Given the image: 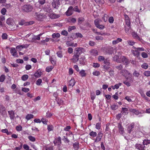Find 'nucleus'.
<instances>
[{
	"instance_id": "obj_1",
	"label": "nucleus",
	"mask_w": 150,
	"mask_h": 150,
	"mask_svg": "<svg viewBox=\"0 0 150 150\" xmlns=\"http://www.w3.org/2000/svg\"><path fill=\"white\" fill-rule=\"evenodd\" d=\"M120 73L125 76L127 80H132V74L127 70H122L120 71Z\"/></svg>"
},
{
	"instance_id": "obj_2",
	"label": "nucleus",
	"mask_w": 150,
	"mask_h": 150,
	"mask_svg": "<svg viewBox=\"0 0 150 150\" xmlns=\"http://www.w3.org/2000/svg\"><path fill=\"white\" fill-rule=\"evenodd\" d=\"M33 8L32 6L30 4L25 5L22 7V9L23 11L26 12L31 11Z\"/></svg>"
},
{
	"instance_id": "obj_3",
	"label": "nucleus",
	"mask_w": 150,
	"mask_h": 150,
	"mask_svg": "<svg viewBox=\"0 0 150 150\" xmlns=\"http://www.w3.org/2000/svg\"><path fill=\"white\" fill-rule=\"evenodd\" d=\"M52 6L54 8L58 9L59 6L60 5V2L59 0H53L52 3Z\"/></svg>"
},
{
	"instance_id": "obj_4",
	"label": "nucleus",
	"mask_w": 150,
	"mask_h": 150,
	"mask_svg": "<svg viewBox=\"0 0 150 150\" xmlns=\"http://www.w3.org/2000/svg\"><path fill=\"white\" fill-rule=\"evenodd\" d=\"M73 7L72 6H70L65 12V14L67 16H69L73 14Z\"/></svg>"
},
{
	"instance_id": "obj_5",
	"label": "nucleus",
	"mask_w": 150,
	"mask_h": 150,
	"mask_svg": "<svg viewBox=\"0 0 150 150\" xmlns=\"http://www.w3.org/2000/svg\"><path fill=\"white\" fill-rule=\"evenodd\" d=\"M120 59L122 62L126 65H127L129 64V59L125 56H121L120 57Z\"/></svg>"
},
{
	"instance_id": "obj_6",
	"label": "nucleus",
	"mask_w": 150,
	"mask_h": 150,
	"mask_svg": "<svg viewBox=\"0 0 150 150\" xmlns=\"http://www.w3.org/2000/svg\"><path fill=\"white\" fill-rule=\"evenodd\" d=\"M103 134L100 132L98 133L97 134V136L95 139V142H98L100 141L102 137H103Z\"/></svg>"
},
{
	"instance_id": "obj_7",
	"label": "nucleus",
	"mask_w": 150,
	"mask_h": 150,
	"mask_svg": "<svg viewBox=\"0 0 150 150\" xmlns=\"http://www.w3.org/2000/svg\"><path fill=\"white\" fill-rule=\"evenodd\" d=\"M83 48L81 47H77L75 49L76 52L75 54L79 56L82 53V50Z\"/></svg>"
},
{
	"instance_id": "obj_8",
	"label": "nucleus",
	"mask_w": 150,
	"mask_h": 150,
	"mask_svg": "<svg viewBox=\"0 0 150 150\" xmlns=\"http://www.w3.org/2000/svg\"><path fill=\"white\" fill-rule=\"evenodd\" d=\"M66 44L67 47L71 46L72 47H75L77 46V44L76 43L74 44L69 41H67L66 43Z\"/></svg>"
},
{
	"instance_id": "obj_9",
	"label": "nucleus",
	"mask_w": 150,
	"mask_h": 150,
	"mask_svg": "<svg viewBox=\"0 0 150 150\" xmlns=\"http://www.w3.org/2000/svg\"><path fill=\"white\" fill-rule=\"evenodd\" d=\"M79 56L75 54L73 56L72 58L71 59V60H72L73 62H76L79 59Z\"/></svg>"
},
{
	"instance_id": "obj_10",
	"label": "nucleus",
	"mask_w": 150,
	"mask_h": 150,
	"mask_svg": "<svg viewBox=\"0 0 150 150\" xmlns=\"http://www.w3.org/2000/svg\"><path fill=\"white\" fill-rule=\"evenodd\" d=\"M6 23L9 25H13L14 24V21L12 18H9L6 21Z\"/></svg>"
},
{
	"instance_id": "obj_11",
	"label": "nucleus",
	"mask_w": 150,
	"mask_h": 150,
	"mask_svg": "<svg viewBox=\"0 0 150 150\" xmlns=\"http://www.w3.org/2000/svg\"><path fill=\"white\" fill-rule=\"evenodd\" d=\"M145 146L139 144H137L135 145V147L139 150H144Z\"/></svg>"
},
{
	"instance_id": "obj_12",
	"label": "nucleus",
	"mask_w": 150,
	"mask_h": 150,
	"mask_svg": "<svg viewBox=\"0 0 150 150\" xmlns=\"http://www.w3.org/2000/svg\"><path fill=\"white\" fill-rule=\"evenodd\" d=\"M118 126L119 128V131L120 134H122L124 132V128L122 127L121 124L119 123L118 125Z\"/></svg>"
},
{
	"instance_id": "obj_13",
	"label": "nucleus",
	"mask_w": 150,
	"mask_h": 150,
	"mask_svg": "<svg viewBox=\"0 0 150 150\" xmlns=\"http://www.w3.org/2000/svg\"><path fill=\"white\" fill-rule=\"evenodd\" d=\"M113 49L112 47H106L105 49V51L106 53L108 54H112L113 53Z\"/></svg>"
},
{
	"instance_id": "obj_14",
	"label": "nucleus",
	"mask_w": 150,
	"mask_h": 150,
	"mask_svg": "<svg viewBox=\"0 0 150 150\" xmlns=\"http://www.w3.org/2000/svg\"><path fill=\"white\" fill-rule=\"evenodd\" d=\"M43 10L48 13L50 12L51 11V8L50 6L48 5H45L43 8Z\"/></svg>"
},
{
	"instance_id": "obj_15",
	"label": "nucleus",
	"mask_w": 150,
	"mask_h": 150,
	"mask_svg": "<svg viewBox=\"0 0 150 150\" xmlns=\"http://www.w3.org/2000/svg\"><path fill=\"white\" fill-rule=\"evenodd\" d=\"M129 110L130 112L137 115L141 113L138 110L133 108H129Z\"/></svg>"
},
{
	"instance_id": "obj_16",
	"label": "nucleus",
	"mask_w": 150,
	"mask_h": 150,
	"mask_svg": "<svg viewBox=\"0 0 150 150\" xmlns=\"http://www.w3.org/2000/svg\"><path fill=\"white\" fill-rule=\"evenodd\" d=\"M6 112V108L3 105H0V113L2 115L5 114Z\"/></svg>"
},
{
	"instance_id": "obj_17",
	"label": "nucleus",
	"mask_w": 150,
	"mask_h": 150,
	"mask_svg": "<svg viewBox=\"0 0 150 150\" xmlns=\"http://www.w3.org/2000/svg\"><path fill=\"white\" fill-rule=\"evenodd\" d=\"M131 52L134 56H138L140 54V52H138L137 49H135V50H132Z\"/></svg>"
},
{
	"instance_id": "obj_18",
	"label": "nucleus",
	"mask_w": 150,
	"mask_h": 150,
	"mask_svg": "<svg viewBox=\"0 0 150 150\" xmlns=\"http://www.w3.org/2000/svg\"><path fill=\"white\" fill-rule=\"evenodd\" d=\"M42 72L39 70H38L34 74V76L36 78L40 77L41 75Z\"/></svg>"
},
{
	"instance_id": "obj_19",
	"label": "nucleus",
	"mask_w": 150,
	"mask_h": 150,
	"mask_svg": "<svg viewBox=\"0 0 150 150\" xmlns=\"http://www.w3.org/2000/svg\"><path fill=\"white\" fill-rule=\"evenodd\" d=\"M91 54L92 55L96 56L98 54L97 50L95 49H92L90 51Z\"/></svg>"
},
{
	"instance_id": "obj_20",
	"label": "nucleus",
	"mask_w": 150,
	"mask_h": 150,
	"mask_svg": "<svg viewBox=\"0 0 150 150\" xmlns=\"http://www.w3.org/2000/svg\"><path fill=\"white\" fill-rule=\"evenodd\" d=\"M49 16L51 18H59V16L55 13H50L49 15Z\"/></svg>"
},
{
	"instance_id": "obj_21",
	"label": "nucleus",
	"mask_w": 150,
	"mask_h": 150,
	"mask_svg": "<svg viewBox=\"0 0 150 150\" xmlns=\"http://www.w3.org/2000/svg\"><path fill=\"white\" fill-rule=\"evenodd\" d=\"M8 113L10 115V117L11 120L14 119L15 117L14 112L13 110L8 111Z\"/></svg>"
},
{
	"instance_id": "obj_22",
	"label": "nucleus",
	"mask_w": 150,
	"mask_h": 150,
	"mask_svg": "<svg viewBox=\"0 0 150 150\" xmlns=\"http://www.w3.org/2000/svg\"><path fill=\"white\" fill-rule=\"evenodd\" d=\"M134 123H132L130 125L128 126L127 130L129 133H130L132 131V129L134 128Z\"/></svg>"
},
{
	"instance_id": "obj_23",
	"label": "nucleus",
	"mask_w": 150,
	"mask_h": 150,
	"mask_svg": "<svg viewBox=\"0 0 150 150\" xmlns=\"http://www.w3.org/2000/svg\"><path fill=\"white\" fill-rule=\"evenodd\" d=\"M75 83L74 79H71L68 83V85L69 86L72 87L74 85Z\"/></svg>"
},
{
	"instance_id": "obj_24",
	"label": "nucleus",
	"mask_w": 150,
	"mask_h": 150,
	"mask_svg": "<svg viewBox=\"0 0 150 150\" xmlns=\"http://www.w3.org/2000/svg\"><path fill=\"white\" fill-rule=\"evenodd\" d=\"M122 41V39L121 38H118L116 40H113L112 42V44L114 45H115L117 44L119 42H121Z\"/></svg>"
},
{
	"instance_id": "obj_25",
	"label": "nucleus",
	"mask_w": 150,
	"mask_h": 150,
	"mask_svg": "<svg viewBox=\"0 0 150 150\" xmlns=\"http://www.w3.org/2000/svg\"><path fill=\"white\" fill-rule=\"evenodd\" d=\"M110 125V123H108L106 125V129L105 130V132H106V133H107L110 132V129L109 127Z\"/></svg>"
},
{
	"instance_id": "obj_26",
	"label": "nucleus",
	"mask_w": 150,
	"mask_h": 150,
	"mask_svg": "<svg viewBox=\"0 0 150 150\" xmlns=\"http://www.w3.org/2000/svg\"><path fill=\"white\" fill-rule=\"evenodd\" d=\"M60 34L59 33H54L52 35V37L54 38H58L60 37Z\"/></svg>"
},
{
	"instance_id": "obj_27",
	"label": "nucleus",
	"mask_w": 150,
	"mask_h": 150,
	"mask_svg": "<svg viewBox=\"0 0 150 150\" xmlns=\"http://www.w3.org/2000/svg\"><path fill=\"white\" fill-rule=\"evenodd\" d=\"M1 132L3 133H6L8 135L12 134V132H8V130L6 129H2Z\"/></svg>"
},
{
	"instance_id": "obj_28",
	"label": "nucleus",
	"mask_w": 150,
	"mask_h": 150,
	"mask_svg": "<svg viewBox=\"0 0 150 150\" xmlns=\"http://www.w3.org/2000/svg\"><path fill=\"white\" fill-rule=\"evenodd\" d=\"M143 145L145 146V145H147L150 144V140L148 139H145L143 140Z\"/></svg>"
},
{
	"instance_id": "obj_29",
	"label": "nucleus",
	"mask_w": 150,
	"mask_h": 150,
	"mask_svg": "<svg viewBox=\"0 0 150 150\" xmlns=\"http://www.w3.org/2000/svg\"><path fill=\"white\" fill-rule=\"evenodd\" d=\"M29 76L27 74H24L21 77V79L24 81H26L28 78Z\"/></svg>"
},
{
	"instance_id": "obj_30",
	"label": "nucleus",
	"mask_w": 150,
	"mask_h": 150,
	"mask_svg": "<svg viewBox=\"0 0 150 150\" xmlns=\"http://www.w3.org/2000/svg\"><path fill=\"white\" fill-rule=\"evenodd\" d=\"M79 74L82 77L85 76L86 75V74L85 72V71L83 70H81L79 72Z\"/></svg>"
},
{
	"instance_id": "obj_31",
	"label": "nucleus",
	"mask_w": 150,
	"mask_h": 150,
	"mask_svg": "<svg viewBox=\"0 0 150 150\" xmlns=\"http://www.w3.org/2000/svg\"><path fill=\"white\" fill-rule=\"evenodd\" d=\"M53 68V67L52 66L47 67L46 68V71L47 72H50L52 70Z\"/></svg>"
},
{
	"instance_id": "obj_32",
	"label": "nucleus",
	"mask_w": 150,
	"mask_h": 150,
	"mask_svg": "<svg viewBox=\"0 0 150 150\" xmlns=\"http://www.w3.org/2000/svg\"><path fill=\"white\" fill-rule=\"evenodd\" d=\"M33 117L34 116L33 115L31 114H28L26 115L25 117V118L28 120H30L31 119L33 118Z\"/></svg>"
},
{
	"instance_id": "obj_33",
	"label": "nucleus",
	"mask_w": 150,
	"mask_h": 150,
	"mask_svg": "<svg viewBox=\"0 0 150 150\" xmlns=\"http://www.w3.org/2000/svg\"><path fill=\"white\" fill-rule=\"evenodd\" d=\"M85 20L84 18L83 17H79L78 19V24H81Z\"/></svg>"
},
{
	"instance_id": "obj_34",
	"label": "nucleus",
	"mask_w": 150,
	"mask_h": 150,
	"mask_svg": "<svg viewBox=\"0 0 150 150\" xmlns=\"http://www.w3.org/2000/svg\"><path fill=\"white\" fill-rule=\"evenodd\" d=\"M40 38L39 37V36L38 35H33L32 37V40H40Z\"/></svg>"
},
{
	"instance_id": "obj_35",
	"label": "nucleus",
	"mask_w": 150,
	"mask_h": 150,
	"mask_svg": "<svg viewBox=\"0 0 150 150\" xmlns=\"http://www.w3.org/2000/svg\"><path fill=\"white\" fill-rule=\"evenodd\" d=\"M133 75L134 77H138L139 76L140 74L137 71L135 70L133 74Z\"/></svg>"
},
{
	"instance_id": "obj_36",
	"label": "nucleus",
	"mask_w": 150,
	"mask_h": 150,
	"mask_svg": "<svg viewBox=\"0 0 150 150\" xmlns=\"http://www.w3.org/2000/svg\"><path fill=\"white\" fill-rule=\"evenodd\" d=\"M132 35L133 37L136 38L139 40H141L139 36H138V35L136 33L134 32L133 33Z\"/></svg>"
},
{
	"instance_id": "obj_37",
	"label": "nucleus",
	"mask_w": 150,
	"mask_h": 150,
	"mask_svg": "<svg viewBox=\"0 0 150 150\" xmlns=\"http://www.w3.org/2000/svg\"><path fill=\"white\" fill-rule=\"evenodd\" d=\"M89 135L93 137H95L97 136V134L96 132L92 131L89 133Z\"/></svg>"
},
{
	"instance_id": "obj_38",
	"label": "nucleus",
	"mask_w": 150,
	"mask_h": 150,
	"mask_svg": "<svg viewBox=\"0 0 150 150\" xmlns=\"http://www.w3.org/2000/svg\"><path fill=\"white\" fill-rule=\"evenodd\" d=\"M62 140L66 143H68L69 142V140L67 139V136H64V137L62 138Z\"/></svg>"
},
{
	"instance_id": "obj_39",
	"label": "nucleus",
	"mask_w": 150,
	"mask_h": 150,
	"mask_svg": "<svg viewBox=\"0 0 150 150\" xmlns=\"http://www.w3.org/2000/svg\"><path fill=\"white\" fill-rule=\"evenodd\" d=\"M133 47L135 49H137L138 50V52H140V51H144V48H143V47H137V48H136L135 47Z\"/></svg>"
},
{
	"instance_id": "obj_40",
	"label": "nucleus",
	"mask_w": 150,
	"mask_h": 150,
	"mask_svg": "<svg viewBox=\"0 0 150 150\" xmlns=\"http://www.w3.org/2000/svg\"><path fill=\"white\" fill-rule=\"evenodd\" d=\"M122 111H121V112H123V113H125V114H127L128 113V109L125 108H122Z\"/></svg>"
},
{
	"instance_id": "obj_41",
	"label": "nucleus",
	"mask_w": 150,
	"mask_h": 150,
	"mask_svg": "<svg viewBox=\"0 0 150 150\" xmlns=\"http://www.w3.org/2000/svg\"><path fill=\"white\" fill-rule=\"evenodd\" d=\"M125 30L126 33L128 32L129 30L130 29L131 27L130 26H127V25H125Z\"/></svg>"
},
{
	"instance_id": "obj_42",
	"label": "nucleus",
	"mask_w": 150,
	"mask_h": 150,
	"mask_svg": "<svg viewBox=\"0 0 150 150\" xmlns=\"http://www.w3.org/2000/svg\"><path fill=\"white\" fill-rule=\"evenodd\" d=\"M99 20L98 19H96L94 21V24L96 27L99 25Z\"/></svg>"
},
{
	"instance_id": "obj_43",
	"label": "nucleus",
	"mask_w": 150,
	"mask_h": 150,
	"mask_svg": "<svg viewBox=\"0 0 150 150\" xmlns=\"http://www.w3.org/2000/svg\"><path fill=\"white\" fill-rule=\"evenodd\" d=\"M73 9L74 11H76L78 13L80 12V10L79 9L78 7L77 6H76L74 8H73Z\"/></svg>"
},
{
	"instance_id": "obj_44",
	"label": "nucleus",
	"mask_w": 150,
	"mask_h": 150,
	"mask_svg": "<svg viewBox=\"0 0 150 150\" xmlns=\"http://www.w3.org/2000/svg\"><path fill=\"white\" fill-rule=\"evenodd\" d=\"M5 79V76L4 75H2L0 77V81L3 82Z\"/></svg>"
},
{
	"instance_id": "obj_45",
	"label": "nucleus",
	"mask_w": 150,
	"mask_h": 150,
	"mask_svg": "<svg viewBox=\"0 0 150 150\" xmlns=\"http://www.w3.org/2000/svg\"><path fill=\"white\" fill-rule=\"evenodd\" d=\"M8 35L6 33H3L2 35V38L3 39H6L8 38Z\"/></svg>"
},
{
	"instance_id": "obj_46",
	"label": "nucleus",
	"mask_w": 150,
	"mask_h": 150,
	"mask_svg": "<svg viewBox=\"0 0 150 150\" xmlns=\"http://www.w3.org/2000/svg\"><path fill=\"white\" fill-rule=\"evenodd\" d=\"M141 67L142 68L146 69L148 68V65L146 63H144L142 65Z\"/></svg>"
},
{
	"instance_id": "obj_47",
	"label": "nucleus",
	"mask_w": 150,
	"mask_h": 150,
	"mask_svg": "<svg viewBox=\"0 0 150 150\" xmlns=\"http://www.w3.org/2000/svg\"><path fill=\"white\" fill-rule=\"evenodd\" d=\"M42 82V80L41 79H38L36 82V84L37 85H40Z\"/></svg>"
},
{
	"instance_id": "obj_48",
	"label": "nucleus",
	"mask_w": 150,
	"mask_h": 150,
	"mask_svg": "<svg viewBox=\"0 0 150 150\" xmlns=\"http://www.w3.org/2000/svg\"><path fill=\"white\" fill-rule=\"evenodd\" d=\"M93 74L94 75L96 76H98L100 74V73L98 71H95L93 72Z\"/></svg>"
},
{
	"instance_id": "obj_49",
	"label": "nucleus",
	"mask_w": 150,
	"mask_h": 150,
	"mask_svg": "<svg viewBox=\"0 0 150 150\" xmlns=\"http://www.w3.org/2000/svg\"><path fill=\"white\" fill-rule=\"evenodd\" d=\"M142 56L143 58H146L148 57V55L145 52H143L142 53Z\"/></svg>"
},
{
	"instance_id": "obj_50",
	"label": "nucleus",
	"mask_w": 150,
	"mask_h": 150,
	"mask_svg": "<svg viewBox=\"0 0 150 150\" xmlns=\"http://www.w3.org/2000/svg\"><path fill=\"white\" fill-rule=\"evenodd\" d=\"M98 59L99 61H103L105 60L104 57L102 56H100L98 57Z\"/></svg>"
},
{
	"instance_id": "obj_51",
	"label": "nucleus",
	"mask_w": 150,
	"mask_h": 150,
	"mask_svg": "<svg viewBox=\"0 0 150 150\" xmlns=\"http://www.w3.org/2000/svg\"><path fill=\"white\" fill-rule=\"evenodd\" d=\"M111 108L112 110H115L117 108L118 106L115 105L114 104L111 105Z\"/></svg>"
},
{
	"instance_id": "obj_52",
	"label": "nucleus",
	"mask_w": 150,
	"mask_h": 150,
	"mask_svg": "<svg viewBox=\"0 0 150 150\" xmlns=\"http://www.w3.org/2000/svg\"><path fill=\"white\" fill-rule=\"evenodd\" d=\"M29 139L32 142H34L35 141V139L34 137L31 136H29L28 137Z\"/></svg>"
},
{
	"instance_id": "obj_53",
	"label": "nucleus",
	"mask_w": 150,
	"mask_h": 150,
	"mask_svg": "<svg viewBox=\"0 0 150 150\" xmlns=\"http://www.w3.org/2000/svg\"><path fill=\"white\" fill-rule=\"evenodd\" d=\"M52 56L50 57V60L51 61V63L53 65L55 64H56V61L53 59Z\"/></svg>"
},
{
	"instance_id": "obj_54",
	"label": "nucleus",
	"mask_w": 150,
	"mask_h": 150,
	"mask_svg": "<svg viewBox=\"0 0 150 150\" xmlns=\"http://www.w3.org/2000/svg\"><path fill=\"white\" fill-rule=\"evenodd\" d=\"M76 29V27L75 26H69L68 28V31L69 32H70L72 30Z\"/></svg>"
},
{
	"instance_id": "obj_55",
	"label": "nucleus",
	"mask_w": 150,
	"mask_h": 150,
	"mask_svg": "<svg viewBox=\"0 0 150 150\" xmlns=\"http://www.w3.org/2000/svg\"><path fill=\"white\" fill-rule=\"evenodd\" d=\"M47 129L49 131H50L53 130V126L52 125H48L47 126Z\"/></svg>"
},
{
	"instance_id": "obj_56",
	"label": "nucleus",
	"mask_w": 150,
	"mask_h": 150,
	"mask_svg": "<svg viewBox=\"0 0 150 150\" xmlns=\"http://www.w3.org/2000/svg\"><path fill=\"white\" fill-rule=\"evenodd\" d=\"M73 147L75 149H77L78 148V143L75 142L73 144Z\"/></svg>"
},
{
	"instance_id": "obj_57",
	"label": "nucleus",
	"mask_w": 150,
	"mask_h": 150,
	"mask_svg": "<svg viewBox=\"0 0 150 150\" xmlns=\"http://www.w3.org/2000/svg\"><path fill=\"white\" fill-rule=\"evenodd\" d=\"M144 74L145 76H150V71H146L144 72Z\"/></svg>"
},
{
	"instance_id": "obj_58",
	"label": "nucleus",
	"mask_w": 150,
	"mask_h": 150,
	"mask_svg": "<svg viewBox=\"0 0 150 150\" xmlns=\"http://www.w3.org/2000/svg\"><path fill=\"white\" fill-rule=\"evenodd\" d=\"M76 36L77 38H82L83 37L82 35L80 33H76Z\"/></svg>"
},
{
	"instance_id": "obj_59",
	"label": "nucleus",
	"mask_w": 150,
	"mask_h": 150,
	"mask_svg": "<svg viewBox=\"0 0 150 150\" xmlns=\"http://www.w3.org/2000/svg\"><path fill=\"white\" fill-rule=\"evenodd\" d=\"M22 91L25 92H28L29 91L30 89L28 88H23L22 89Z\"/></svg>"
},
{
	"instance_id": "obj_60",
	"label": "nucleus",
	"mask_w": 150,
	"mask_h": 150,
	"mask_svg": "<svg viewBox=\"0 0 150 150\" xmlns=\"http://www.w3.org/2000/svg\"><path fill=\"white\" fill-rule=\"evenodd\" d=\"M101 124L100 123H97L96 124V128L98 129H99L100 128Z\"/></svg>"
},
{
	"instance_id": "obj_61",
	"label": "nucleus",
	"mask_w": 150,
	"mask_h": 150,
	"mask_svg": "<svg viewBox=\"0 0 150 150\" xmlns=\"http://www.w3.org/2000/svg\"><path fill=\"white\" fill-rule=\"evenodd\" d=\"M108 21L110 23H112L114 21V18L112 16L110 17L109 18Z\"/></svg>"
},
{
	"instance_id": "obj_62",
	"label": "nucleus",
	"mask_w": 150,
	"mask_h": 150,
	"mask_svg": "<svg viewBox=\"0 0 150 150\" xmlns=\"http://www.w3.org/2000/svg\"><path fill=\"white\" fill-rule=\"evenodd\" d=\"M61 34L67 36L68 35V32L67 31L64 30L62 31Z\"/></svg>"
},
{
	"instance_id": "obj_63",
	"label": "nucleus",
	"mask_w": 150,
	"mask_h": 150,
	"mask_svg": "<svg viewBox=\"0 0 150 150\" xmlns=\"http://www.w3.org/2000/svg\"><path fill=\"white\" fill-rule=\"evenodd\" d=\"M6 12V10L5 8H2L1 11V13L3 15L5 14Z\"/></svg>"
},
{
	"instance_id": "obj_64",
	"label": "nucleus",
	"mask_w": 150,
	"mask_h": 150,
	"mask_svg": "<svg viewBox=\"0 0 150 150\" xmlns=\"http://www.w3.org/2000/svg\"><path fill=\"white\" fill-rule=\"evenodd\" d=\"M46 150H53V147L52 146H50L49 147H46Z\"/></svg>"
}]
</instances>
